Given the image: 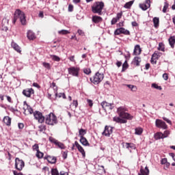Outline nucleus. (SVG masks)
<instances>
[{
    "instance_id": "de8ad7c7",
    "label": "nucleus",
    "mask_w": 175,
    "mask_h": 175,
    "mask_svg": "<svg viewBox=\"0 0 175 175\" xmlns=\"http://www.w3.org/2000/svg\"><path fill=\"white\" fill-rule=\"evenodd\" d=\"M51 174L52 175H59V174L58 173V170L57 169H52Z\"/></svg>"
},
{
    "instance_id": "c756f323",
    "label": "nucleus",
    "mask_w": 175,
    "mask_h": 175,
    "mask_svg": "<svg viewBox=\"0 0 175 175\" xmlns=\"http://www.w3.org/2000/svg\"><path fill=\"white\" fill-rule=\"evenodd\" d=\"M152 22L154 24V27L155 28H157V27H159V18H158V17L153 18Z\"/></svg>"
},
{
    "instance_id": "603ef678",
    "label": "nucleus",
    "mask_w": 175,
    "mask_h": 175,
    "mask_svg": "<svg viewBox=\"0 0 175 175\" xmlns=\"http://www.w3.org/2000/svg\"><path fill=\"white\" fill-rule=\"evenodd\" d=\"M33 150H36V151H39V146H38V144H36L33 146Z\"/></svg>"
},
{
    "instance_id": "f3484780",
    "label": "nucleus",
    "mask_w": 175,
    "mask_h": 175,
    "mask_svg": "<svg viewBox=\"0 0 175 175\" xmlns=\"http://www.w3.org/2000/svg\"><path fill=\"white\" fill-rule=\"evenodd\" d=\"M75 145L78 149L79 152L82 154L83 157H85V152L83 149V148L79 144L77 141L75 142Z\"/></svg>"
},
{
    "instance_id": "0e129e2a",
    "label": "nucleus",
    "mask_w": 175,
    "mask_h": 175,
    "mask_svg": "<svg viewBox=\"0 0 175 175\" xmlns=\"http://www.w3.org/2000/svg\"><path fill=\"white\" fill-rule=\"evenodd\" d=\"M18 127L19 129H23L24 128V124L23 123L18 124Z\"/></svg>"
},
{
    "instance_id": "69168bd1",
    "label": "nucleus",
    "mask_w": 175,
    "mask_h": 175,
    "mask_svg": "<svg viewBox=\"0 0 175 175\" xmlns=\"http://www.w3.org/2000/svg\"><path fill=\"white\" fill-rule=\"evenodd\" d=\"M122 17V14L121 13H118L117 14V16L116 17V18L119 21Z\"/></svg>"
},
{
    "instance_id": "f8f14e48",
    "label": "nucleus",
    "mask_w": 175,
    "mask_h": 175,
    "mask_svg": "<svg viewBox=\"0 0 175 175\" xmlns=\"http://www.w3.org/2000/svg\"><path fill=\"white\" fill-rule=\"evenodd\" d=\"M1 25L2 31H5V32H7V31H8V25H9V19H8L7 18H3L2 19Z\"/></svg>"
},
{
    "instance_id": "4be33fe9",
    "label": "nucleus",
    "mask_w": 175,
    "mask_h": 175,
    "mask_svg": "<svg viewBox=\"0 0 175 175\" xmlns=\"http://www.w3.org/2000/svg\"><path fill=\"white\" fill-rule=\"evenodd\" d=\"M103 21V18L102 17L100 16H93L92 17V21H93V23L97 24V23H101Z\"/></svg>"
},
{
    "instance_id": "f704fd0d",
    "label": "nucleus",
    "mask_w": 175,
    "mask_h": 175,
    "mask_svg": "<svg viewBox=\"0 0 175 175\" xmlns=\"http://www.w3.org/2000/svg\"><path fill=\"white\" fill-rule=\"evenodd\" d=\"M142 62V59L140 57H135L133 59V63L134 64H135L136 66H139L140 65V62Z\"/></svg>"
},
{
    "instance_id": "680f3d73",
    "label": "nucleus",
    "mask_w": 175,
    "mask_h": 175,
    "mask_svg": "<svg viewBox=\"0 0 175 175\" xmlns=\"http://www.w3.org/2000/svg\"><path fill=\"white\" fill-rule=\"evenodd\" d=\"M115 35H119L121 33V31H120V28L119 29H117L115 32H114Z\"/></svg>"
},
{
    "instance_id": "1a4fd4ad",
    "label": "nucleus",
    "mask_w": 175,
    "mask_h": 175,
    "mask_svg": "<svg viewBox=\"0 0 175 175\" xmlns=\"http://www.w3.org/2000/svg\"><path fill=\"white\" fill-rule=\"evenodd\" d=\"M68 71L69 75H71L73 77L79 76V68H78V67H70V68H68Z\"/></svg>"
},
{
    "instance_id": "58836bf2",
    "label": "nucleus",
    "mask_w": 175,
    "mask_h": 175,
    "mask_svg": "<svg viewBox=\"0 0 175 175\" xmlns=\"http://www.w3.org/2000/svg\"><path fill=\"white\" fill-rule=\"evenodd\" d=\"M70 33V32L68 30H65V29H62V30H60V31H58V33L61 34V35H66V34H68Z\"/></svg>"
},
{
    "instance_id": "bb28decb",
    "label": "nucleus",
    "mask_w": 175,
    "mask_h": 175,
    "mask_svg": "<svg viewBox=\"0 0 175 175\" xmlns=\"http://www.w3.org/2000/svg\"><path fill=\"white\" fill-rule=\"evenodd\" d=\"M3 122L7 125V126H10L11 125V118L8 116H5L3 118Z\"/></svg>"
},
{
    "instance_id": "e433bc0d",
    "label": "nucleus",
    "mask_w": 175,
    "mask_h": 175,
    "mask_svg": "<svg viewBox=\"0 0 175 175\" xmlns=\"http://www.w3.org/2000/svg\"><path fill=\"white\" fill-rule=\"evenodd\" d=\"M55 145L57 146L62 150H64L66 148L65 145L61 142L57 141V143H56Z\"/></svg>"
},
{
    "instance_id": "bf43d9fd",
    "label": "nucleus",
    "mask_w": 175,
    "mask_h": 175,
    "mask_svg": "<svg viewBox=\"0 0 175 175\" xmlns=\"http://www.w3.org/2000/svg\"><path fill=\"white\" fill-rule=\"evenodd\" d=\"M63 158L64 159H66L68 158V151H64L63 152Z\"/></svg>"
},
{
    "instance_id": "b1692460",
    "label": "nucleus",
    "mask_w": 175,
    "mask_h": 175,
    "mask_svg": "<svg viewBox=\"0 0 175 175\" xmlns=\"http://www.w3.org/2000/svg\"><path fill=\"white\" fill-rule=\"evenodd\" d=\"M79 142L84 146H90V144H89L88 139H86V138L85 137H80Z\"/></svg>"
},
{
    "instance_id": "c9c22d12",
    "label": "nucleus",
    "mask_w": 175,
    "mask_h": 175,
    "mask_svg": "<svg viewBox=\"0 0 175 175\" xmlns=\"http://www.w3.org/2000/svg\"><path fill=\"white\" fill-rule=\"evenodd\" d=\"M135 133L137 135H141L144 131L143 129H142V128H137V129H135Z\"/></svg>"
},
{
    "instance_id": "7c9ffc66",
    "label": "nucleus",
    "mask_w": 175,
    "mask_h": 175,
    "mask_svg": "<svg viewBox=\"0 0 175 175\" xmlns=\"http://www.w3.org/2000/svg\"><path fill=\"white\" fill-rule=\"evenodd\" d=\"M126 148L127 149H132V150H135L136 149V146L135 144H133V143H126Z\"/></svg>"
},
{
    "instance_id": "72a5a7b5",
    "label": "nucleus",
    "mask_w": 175,
    "mask_h": 175,
    "mask_svg": "<svg viewBox=\"0 0 175 175\" xmlns=\"http://www.w3.org/2000/svg\"><path fill=\"white\" fill-rule=\"evenodd\" d=\"M87 131L83 129L79 130V137H84V135H86Z\"/></svg>"
},
{
    "instance_id": "4c0bfd02",
    "label": "nucleus",
    "mask_w": 175,
    "mask_h": 175,
    "mask_svg": "<svg viewBox=\"0 0 175 175\" xmlns=\"http://www.w3.org/2000/svg\"><path fill=\"white\" fill-rule=\"evenodd\" d=\"M120 33H124L125 35H129L131 33V32H129V30H126L123 27H120Z\"/></svg>"
},
{
    "instance_id": "ddd939ff",
    "label": "nucleus",
    "mask_w": 175,
    "mask_h": 175,
    "mask_svg": "<svg viewBox=\"0 0 175 175\" xmlns=\"http://www.w3.org/2000/svg\"><path fill=\"white\" fill-rule=\"evenodd\" d=\"M113 133V128L111 126H106L104 132L102 133L103 136L109 137L111 134Z\"/></svg>"
},
{
    "instance_id": "0eeeda50",
    "label": "nucleus",
    "mask_w": 175,
    "mask_h": 175,
    "mask_svg": "<svg viewBox=\"0 0 175 175\" xmlns=\"http://www.w3.org/2000/svg\"><path fill=\"white\" fill-rule=\"evenodd\" d=\"M155 126H156V127L162 129H167V125L166 124V123L161 120H155Z\"/></svg>"
},
{
    "instance_id": "2eb2a0df",
    "label": "nucleus",
    "mask_w": 175,
    "mask_h": 175,
    "mask_svg": "<svg viewBox=\"0 0 175 175\" xmlns=\"http://www.w3.org/2000/svg\"><path fill=\"white\" fill-rule=\"evenodd\" d=\"M101 106L103 107V108L105 110H111L114 107H113V104L112 103H109L106 101H103L101 103Z\"/></svg>"
},
{
    "instance_id": "052dcab7",
    "label": "nucleus",
    "mask_w": 175,
    "mask_h": 175,
    "mask_svg": "<svg viewBox=\"0 0 175 175\" xmlns=\"http://www.w3.org/2000/svg\"><path fill=\"white\" fill-rule=\"evenodd\" d=\"M77 33H78V34L80 35V36H84V31H82L81 29H78V30H77Z\"/></svg>"
},
{
    "instance_id": "412c9836",
    "label": "nucleus",
    "mask_w": 175,
    "mask_h": 175,
    "mask_svg": "<svg viewBox=\"0 0 175 175\" xmlns=\"http://www.w3.org/2000/svg\"><path fill=\"white\" fill-rule=\"evenodd\" d=\"M11 46L13 48L14 51H16V52L21 53V47L14 42H11Z\"/></svg>"
},
{
    "instance_id": "49530a36",
    "label": "nucleus",
    "mask_w": 175,
    "mask_h": 175,
    "mask_svg": "<svg viewBox=\"0 0 175 175\" xmlns=\"http://www.w3.org/2000/svg\"><path fill=\"white\" fill-rule=\"evenodd\" d=\"M170 135V131H164V133H163V136L164 139L167 138Z\"/></svg>"
},
{
    "instance_id": "37998d69",
    "label": "nucleus",
    "mask_w": 175,
    "mask_h": 175,
    "mask_svg": "<svg viewBox=\"0 0 175 175\" xmlns=\"http://www.w3.org/2000/svg\"><path fill=\"white\" fill-rule=\"evenodd\" d=\"M49 140L50 142L54 144L55 145H56L58 142L57 139H55V138H53V137H49Z\"/></svg>"
},
{
    "instance_id": "f257e3e1",
    "label": "nucleus",
    "mask_w": 175,
    "mask_h": 175,
    "mask_svg": "<svg viewBox=\"0 0 175 175\" xmlns=\"http://www.w3.org/2000/svg\"><path fill=\"white\" fill-rule=\"evenodd\" d=\"M105 7L104 2L103 1H96L93 3L92 6V12L94 14H98V15H102V11Z\"/></svg>"
},
{
    "instance_id": "a211bd4d",
    "label": "nucleus",
    "mask_w": 175,
    "mask_h": 175,
    "mask_svg": "<svg viewBox=\"0 0 175 175\" xmlns=\"http://www.w3.org/2000/svg\"><path fill=\"white\" fill-rule=\"evenodd\" d=\"M149 173L150 170L148 166H146L144 168H143V167H141L140 173H139L138 175H149Z\"/></svg>"
},
{
    "instance_id": "393cba45",
    "label": "nucleus",
    "mask_w": 175,
    "mask_h": 175,
    "mask_svg": "<svg viewBox=\"0 0 175 175\" xmlns=\"http://www.w3.org/2000/svg\"><path fill=\"white\" fill-rule=\"evenodd\" d=\"M46 160L51 164H55L57 162V158L55 157L48 156Z\"/></svg>"
},
{
    "instance_id": "6ab92c4d",
    "label": "nucleus",
    "mask_w": 175,
    "mask_h": 175,
    "mask_svg": "<svg viewBox=\"0 0 175 175\" xmlns=\"http://www.w3.org/2000/svg\"><path fill=\"white\" fill-rule=\"evenodd\" d=\"M113 120L117 123H120V124H125L128 122L126 120L122 119L120 117H114L113 118Z\"/></svg>"
},
{
    "instance_id": "a878e982",
    "label": "nucleus",
    "mask_w": 175,
    "mask_h": 175,
    "mask_svg": "<svg viewBox=\"0 0 175 175\" xmlns=\"http://www.w3.org/2000/svg\"><path fill=\"white\" fill-rule=\"evenodd\" d=\"M125 86H126L129 89H130L131 91L133 92H136L137 91V87L136 85L126 84Z\"/></svg>"
},
{
    "instance_id": "9b49d317",
    "label": "nucleus",
    "mask_w": 175,
    "mask_h": 175,
    "mask_svg": "<svg viewBox=\"0 0 175 175\" xmlns=\"http://www.w3.org/2000/svg\"><path fill=\"white\" fill-rule=\"evenodd\" d=\"M22 94H23L27 98H31V95L34 94V90L33 88H27L23 90Z\"/></svg>"
},
{
    "instance_id": "cd10ccee",
    "label": "nucleus",
    "mask_w": 175,
    "mask_h": 175,
    "mask_svg": "<svg viewBox=\"0 0 175 175\" xmlns=\"http://www.w3.org/2000/svg\"><path fill=\"white\" fill-rule=\"evenodd\" d=\"M133 3H135V1L133 0L126 2L124 5V8L131 9V8L132 7V5H133Z\"/></svg>"
},
{
    "instance_id": "2f4dec72",
    "label": "nucleus",
    "mask_w": 175,
    "mask_h": 175,
    "mask_svg": "<svg viewBox=\"0 0 175 175\" xmlns=\"http://www.w3.org/2000/svg\"><path fill=\"white\" fill-rule=\"evenodd\" d=\"M168 42H170L171 47L174 48L175 44V36H172L170 39H168Z\"/></svg>"
},
{
    "instance_id": "4d7b16f0",
    "label": "nucleus",
    "mask_w": 175,
    "mask_h": 175,
    "mask_svg": "<svg viewBox=\"0 0 175 175\" xmlns=\"http://www.w3.org/2000/svg\"><path fill=\"white\" fill-rule=\"evenodd\" d=\"M74 6L71 4L68 5V12H73Z\"/></svg>"
},
{
    "instance_id": "a18cd8bd",
    "label": "nucleus",
    "mask_w": 175,
    "mask_h": 175,
    "mask_svg": "<svg viewBox=\"0 0 175 175\" xmlns=\"http://www.w3.org/2000/svg\"><path fill=\"white\" fill-rule=\"evenodd\" d=\"M83 72L84 74L89 75L91 74L92 71L90 68H83Z\"/></svg>"
},
{
    "instance_id": "79ce46f5",
    "label": "nucleus",
    "mask_w": 175,
    "mask_h": 175,
    "mask_svg": "<svg viewBox=\"0 0 175 175\" xmlns=\"http://www.w3.org/2000/svg\"><path fill=\"white\" fill-rule=\"evenodd\" d=\"M159 51H165V46L163 43H159V46L157 48Z\"/></svg>"
},
{
    "instance_id": "7ed1b4c3",
    "label": "nucleus",
    "mask_w": 175,
    "mask_h": 175,
    "mask_svg": "<svg viewBox=\"0 0 175 175\" xmlns=\"http://www.w3.org/2000/svg\"><path fill=\"white\" fill-rule=\"evenodd\" d=\"M104 79V74L99 72H96L93 77H90V81L94 85H98L102 82Z\"/></svg>"
},
{
    "instance_id": "dca6fc26",
    "label": "nucleus",
    "mask_w": 175,
    "mask_h": 175,
    "mask_svg": "<svg viewBox=\"0 0 175 175\" xmlns=\"http://www.w3.org/2000/svg\"><path fill=\"white\" fill-rule=\"evenodd\" d=\"M161 53L159 52H155L152 54L151 57V64H157V60L161 57Z\"/></svg>"
},
{
    "instance_id": "e2e57ef3",
    "label": "nucleus",
    "mask_w": 175,
    "mask_h": 175,
    "mask_svg": "<svg viewBox=\"0 0 175 175\" xmlns=\"http://www.w3.org/2000/svg\"><path fill=\"white\" fill-rule=\"evenodd\" d=\"M72 105L75 107H78V101L77 100H74L72 102Z\"/></svg>"
},
{
    "instance_id": "423d86ee",
    "label": "nucleus",
    "mask_w": 175,
    "mask_h": 175,
    "mask_svg": "<svg viewBox=\"0 0 175 175\" xmlns=\"http://www.w3.org/2000/svg\"><path fill=\"white\" fill-rule=\"evenodd\" d=\"M24 167L25 162L22 159L16 157L15 159V169L18 171H22Z\"/></svg>"
},
{
    "instance_id": "774afa93",
    "label": "nucleus",
    "mask_w": 175,
    "mask_h": 175,
    "mask_svg": "<svg viewBox=\"0 0 175 175\" xmlns=\"http://www.w3.org/2000/svg\"><path fill=\"white\" fill-rule=\"evenodd\" d=\"M60 175H68V172H64V171L60 172Z\"/></svg>"
},
{
    "instance_id": "9d476101",
    "label": "nucleus",
    "mask_w": 175,
    "mask_h": 175,
    "mask_svg": "<svg viewBox=\"0 0 175 175\" xmlns=\"http://www.w3.org/2000/svg\"><path fill=\"white\" fill-rule=\"evenodd\" d=\"M33 116L35 119L37 120L40 123H42L44 121V118L40 111H36L33 112Z\"/></svg>"
},
{
    "instance_id": "473e14b6",
    "label": "nucleus",
    "mask_w": 175,
    "mask_h": 175,
    "mask_svg": "<svg viewBox=\"0 0 175 175\" xmlns=\"http://www.w3.org/2000/svg\"><path fill=\"white\" fill-rule=\"evenodd\" d=\"M55 95L56 98H62L63 99H66V96L65 93H59L58 94L57 92H55Z\"/></svg>"
},
{
    "instance_id": "c85d7f7f",
    "label": "nucleus",
    "mask_w": 175,
    "mask_h": 175,
    "mask_svg": "<svg viewBox=\"0 0 175 175\" xmlns=\"http://www.w3.org/2000/svg\"><path fill=\"white\" fill-rule=\"evenodd\" d=\"M154 137L156 140L164 139L163 134L162 133H157L154 134Z\"/></svg>"
},
{
    "instance_id": "20e7f679",
    "label": "nucleus",
    "mask_w": 175,
    "mask_h": 175,
    "mask_svg": "<svg viewBox=\"0 0 175 175\" xmlns=\"http://www.w3.org/2000/svg\"><path fill=\"white\" fill-rule=\"evenodd\" d=\"M14 16H15V18H17L18 19H19V21H21V23L22 24V25H26V17L23 12H22L19 9H17L16 10H15Z\"/></svg>"
},
{
    "instance_id": "ea45409f",
    "label": "nucleus",
    "mask_w": 175,
    "mask_h": 175,
    "mask_svg": "<svg viewBox=\"0 0 175 175\" xmlns=\"http://www.w3.org/2000/svg\"><path fill=\"white\" fill-rule=\"evenodd\" d=\"M151 87L152 88L158 90H162L161 86L158 85L157 83H152Z\"/></svg>"
},
{
    "instance_id": "13d9d810",
    "label": "nucleus",
    "mask_w": 175,
    "mask_h": 175,
    "mask_svg": "<svg viewBox=\"0 0 175 175\" xmlns=\"http://www.w3.org/2000/svg\"><path fill=\"white\" fill-rule=\"evenodd\" d=\"M87 103H88V105L89 106H90V107H92V105H93V102H92V100H90V99H88V100H87Z\"/></svg>"
},
{
    "instance_id": "5701e85b",
    "label": "nucleus",
    "mask_w": 175,
    "mask_h": 175,
    "mask_svg": "<svg viewBox=\"0 0 175 175\" xmlns=\"http://www.w3.org/2000/svg\"><path fill=\"white\" fill-rule=\"evenodd\" d=\"M27 38L29 40H33L36 38V34L31 30H29L27 31Z\"/></svg>"
},
{
    "instance_id": "a19ab883",
    "label": "nucleus",
    "mask_w": 175,
    "mask_h": 175,
    "mask_svg": "<svg viewBox=\"0 0 175 175\" xmlns=\"http://www.w3.org/2000/svg\"><path fill=\"white\" fill-rule=\"evenodd\" d=\"M51 58L55 62H60L61 59L57 55H51Z\"/></svg>"
},
{
    "instance_id": "338daca9",
    "label": "nucleus",
    "mask_w": 175,
    "mask_h": 175,
    "mask_svg": "<svg viewBox=\"0 0 175 175\" xmlns=\"http://www.w3.org/2000/svg\"><path fill=\"white\" fill-rule=\"evenodd\" d=\"M14 175H23L21 172H18L17 171H13Z\"/></svg>"
},
{
    "instance_id": "39448f33",
    "label": "nucleus",
    "mask_w": 175,
    "mask_h": 175,
    "mask_svg": "<svg viewBox=\"0 0 175 175\" xmlns=\"http://www.w3.org/2000/svg\"><path fill=\"white\" fill-rule=\"evenodd\" d=\"M45 122L49 125H55L57 122V116L52 113H49L46 118Z\"/></svg>"
},
{
    "instance_id": "09e8293b",
    "label": "nucleus",
    "mask_w": 175,
    "mask_h": 175,
    "mask_svg": "<svg viewBox=\"0 0 175 175\" xmlns=\"http://www.w3.org/2000/svg\"><path fill=\"white\" fill-rule=\"evenodd\" d=\"M42 65H43V66H44L45 68H46V69H48V70H50V69H51V66H50L49 63H45V62H44V63H42Z\"/></svg>"
},
{
    "instance_id": "864d4df0",
    "label": "nucleus",
    "mask_w": 175,
    "mask_h": 175,
    "mask_svg": "<svg viewBox=\"0 0 175 175\" xmlns=\"http://www.w3.org/2000/svg\"><path fill=\"white\" fill-rule=\"evenodd\" d=\"M167 163V159L166 158L162 159L161 160V165H165Z\"/></svg>"
},
{
    "instance_id": "6e6d98bb",
    "label": "nucleus",
    "mask_w": 175,
    "mask_h": 175,
    "mask_svg": "<svg viewBox=\"0 0 175 175\" xmlns=\"http://www.w3.org/2000/svg\"><path fill=\"white\" fill-rule=\"evenodd\" d=\"M163 79H164V81H167L168 79V75L167 73H164L162 75Z\"/></svg>"
},
{
    "instance_id": "6e6552de",
    "label": "nucleus",
    "mask_w": 175,
    "mask_h": 175,
    "mask_svg": "<svg viewBox=\"0 0 175 175\" xmlns=\"http://www.w3.org/2000/svg\"><path fill=\"white\" fill-rule=\"evenodd\" d=\"M23 109L25 110L24 111L25 115L32 114L33 113H34L33 109L27 103L26 101L24 102Z\"/></svg>"
},
{
    "instance_id": "3c124183",
    "label": "nucleus",
    "mask_w": 175,
    "mask_h": 175,
    "mask_svg": "<svg viewBox=\"0 0 175 175\" xmlns=\"http://www.w3.org/2000/svg\"><path fill=\"white\" fill-rule=\"evenodd\" d=\"M40 131L44 132L46 130V126L44 125H41L39 126Z\"/></svg>"
},
{
    "instance_id": "4468645a",
    "label": "nucleus",
    "mask_w": 175,
    "mask_h": 175,
    "mask_svg": "<svg viewBox=\"0 0 175 175\" xmlns=\"http://www.w3.org/2000/svg\"><path fill=\"white\" fill-rule=\"evenodd\" d=\"M150 0H146L144 3H140L139 4V8L143 10V11H146L148 8H150Z\"/></svg>"
},
{
    "instance_id": "8fccbe9b",
    "label": "nucleus",
    "mask_w": 175,
    "mask_h": 175,
    "mask_svg": "<svg viewBox=\"0 0 175 175\" xmlns=\"http://www.w3.org/2000/svg\"><path fill=\"white\" fill-rule=\"evenodd\" d=\"M162 118H163V120H164V121L167 122V123L170 124V125L172 124V121L170 120L169 119H167V118L163 117Z\"/></svg>"
},
{
    "instance_id": "c03bdc74",
    "label": "nucleus",
    "mask_w": 175,
    "mask_h": 175,
    "mask_svg": "<svg viewBox=\"0 0 175 175\" xmlns=\"http://www.w3.org/2000/svg\"><path fill=\"white\" fill-rule=\"evenodd\" d=\"M44 156V153L40 152V150H38L36 153V157L38 158V159H42Z\"/></svg>"
},
{
    "instance_id": "aec40b11",
    "label": "nucleus",
    "mask_w": 175,
    "mask_h": 175,
    "mask_svg": "<svg viewBox=\"0 0 175 175\" xmlns=\"http://www.w3.org/2000/svg\"><path fill=\"white\" fill-rule=\"evenodd\" d=\"M142 53V49L140 47V45L137 44L135 46V49L133 51V55H139Z\"/></svg>"
},
{
    "instance_id": "5fc2aeb1",
    "label": "nucleus",
    "mask_w": 175,
    "mask_h": 175,
    "mask_svg": "<svg viewBox=\"0 0 175 175\" xmlns=\"http://www.w3.org/2000/svg\"><path fill=\"white\" fill-rule=\"evenodd\" d=\"M118 18H113V19L111 20V25H114L116 24V23L118 22Z\"/></svg>"
},
{
    "instance_id": "f03ea898",
    "label": "nucleus",
    "mask_w": 175,
    "mask_h": 175,
    "mask_svg": "<svg viewBox=\"0 0 175 175\" xmlns=\"http://www.w3.org/2000/svg\"><path fill=\"white\" fill-rule=\"evenodd\" d=\"M126 109L124 107H120L117 109L118 113L122 119H124L126 120L133 119V116L129 113H126Z\"/></svg>"
}]
</instances>
